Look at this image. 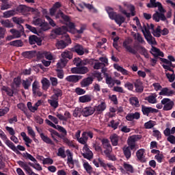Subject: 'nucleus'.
<instances>
[{"instance_id":"nucleus-32","label":"nucleus","mask_w":175,"mask_h":175,"mask_svg":"<svg viewBox=\"0 0 175 175\" xmlns=\"http://www.w3.org/2000/svg\"><path fill=\"white\" fill-rule=\"evenodd\" d=\"M138 50L142 55H144L145 58H150V55H148V51H147V49L144 48L143 46L139 45L138 46Z\"/></svg>"},{"instance_id":"nucleus-46","label":"nucleus","mask_w":175,"mask_h":175,"mask_svg":"<svg viewBox=\"0 0 175 175\" xmlns=\"http://www.w3.org/2000/svg\"><path fill=\"white\" fill-rule=\"evenodd\" d=\"M40 86L39 85V82L35 81L32 84V91L33 94H36V92L40 90Z\"/></svg>"},{"instance_id":"nucleus-54","label":"nucleus","mask_w":175,"mask_h":175,"mask_svg":"<svg viewBox=\"0 0 175 175\" xmlns=\"http://www.w3.org/2000/svg\"><path fill=\"white\" fill-rule=\"evenodd\" d=\"M82 155L86 159H92V157L94 156V154L92 153V151L90 150H88V152H83Z\"/></svg>"},{"instance_id":"nucleus-35","label":"nucleus","mask_w":175,"mask_h":175,"mask_svg":"<svg viewBox=\"0 0 175 175\" xmlns=\"http://www.w3.org/2000/svg\"><path fill=\"white\" fill-rule=\"evenodd\" d=\"M60 17L64 20V21H68L69 20V16H68V15L64 14V13L62 11H59L55 16L56 18H60Z\"/></svg>"},{"instance_id":"nucleus-45","label":"nucleus","mask_w":175,"mask_h":175,"mask_svg":"<svg viewBox=\"0 0 175 175\" xmlns=\"http://www.w3.org/2000/svg\"><path fill=\"white\" fill-rule=\"evenodd\" d=\"M0 23L3 27H5V28H13V23H12L9 20H1Z\"/></svg>"},{"instance_id":"nucleus-4","label":"nucleus","mask_w":175,"mask_h":175,"mask_svg":"<svg viewBox=\"0 0 175 175\" xmlns=\"http://www.w3.org/2000/svg\"><path fill=\"white\" fill-rule=\"evenodd\" d=\"M62 59H60V62H59L57 65L58 68H64V66L68 64V59H72L73 58V55L72 54V52L69 51H64L62 55Z\"/></svg>"},{"instance_id":"nucleus-6","label":"nucleus","mask_w":175,"mask_h":175,"mask_svg":"<svg viewBox=\"0 0 175 175\" xmlns=\"http://www.w3.org/2000/svg\"><path fill=\"white\" fill-rule=\"evenodd\" d=\"M132 42V39H128L124 41L122 46L125 49L127 53H130V54H133V55H136V54H137V49H135V46L130 45Z\"/></svg>"},{"instance_id":"nucleus-13","label":"nucleus","mask_w":175,"mask_h":175,"mask_svg":"<svg viewBox=\"0 0 175 175\" xmlns=\"http://www.w3.org/2000/svg\"><path fill=\"white\" fill-rule=\"evenodd\" d=\"M20 31L12 29H10V31L12 33V36H14V39H17L18 38H21V33H24V27L22 25H20Z\"/></svg>"},{"instance_id":"nucleus-62","label":"nucleus","mask_w":175,"mask_h":175,"mask_svg":"<svg viewBox=\"0 0 175 175\" xmlns=\"http://www.w3.org/2000/svg\"><path fill=\"white\" fill-rule=\"evenodd\" d=\"M22 85L24 87L25 90H28L31 86V82L28 79L23 80L22 83Z\"/></svg>"},{"instance_id":"nucleus-17","label":"nucleus","mask_w":175,"mask_h":175,"mask_svg":"<svg viewBox=\"0 0 175 175\" xmlns=\"http://www.w3.org/2000/svg\"><path fill=\"white\" fill-rule=\"evenodd\" d=\"M56 117H57V118H59L60 121H68V120H69V118H70L72 116L70 115V113L69 111H66L64 113V116L59 113H57Z\"/></svg>"},{"instance_id":"nucleus-33","label":"nucleus","mask_w":175,"mask_h":175,"mask_svg":"<svg viewBox=\"0 0 175 175\" xmlns=\"http://www.w3.org/2000/svg\"><path fill=\"white\" fill-rule=\"evenodd\" d=\"M122 150L124 157L126 158V159H129V158H131L132 156V153L131 152V148L124 146L123 147Z\"/></svg>"},{"instance_id":"nucleus-2","label":"nucleus","mask_w":175,"mask_h":175,"mask_svg":"<svg viewBox=\"0 0 175 175\" xmlns=\"http://www.w3.org/2000/svg\"><path fill=\"white\" fill-rule=\"evenodd\" d=\"M158 5V11H157L153 14V20L156 21L157 23H159L160 20L161 21H166V16H165V13H166V10L163 9V6H162V4L161 3H157Z\"/></svg>"},{"instance_id":"nucleus-40","label":"nucleus","mask_w":175,"mask_h":175,"mask_svg":"<svg viewBox=\"0 0 175 175\" xmlns=\"http://www.w3.org/2000/svg\"><path fill=\"white\" fill-rule=\"evenodd\" d=\"M53 93L54 94L52 96V98H55L56 99H58V98L62 96V90H61V89H53Z\"/></svg>"},{"instance_id":"nucleus-34","label":"nucleus","mask_w":175,"mask_h":175,"mask_svg":"<svg viewBox=\"0 0 175 175\" xmlns=\"http://www.w3.org/2000/svg\"><path fill=\"white\" fill-rule=\"evenodd\" d=\"M41 83L42 84V90H44L45 91L49 90L50 88V81H49V79L44 78L41 81Z\"/></svg>"},{"instance_id":"nucleus-12","label":"nucleus","mask_w":175,"mask_h":175,"mask_svg":"<svg viewBox=\"0 0 175 175\" xmlns=\"http://www.w3.org/2000/svg\"><path fill=\"white\" fill-rule=\"evenodd\" d=\"M72 49L77 54H78V55H83L84 53H88V50L84 49L83 46L80 44L75 45Z\"/></svg>"},{"instance_id":"nucleus-60","label":"nucleus","mask_w":175,"mask_h":175,"mask_svg":"<svg viewBox=\"0 0 175 175\" xmlns=\"http://www.w3.org/2000/svg\"><path fill=\"white\" fill-rule=\"evenodd\" d=\"M42 57H45L46 59L51 61L53 59V55L50 52H44L42 53Z\"/></svg>"},{"instance_id":"nucleus-8","label":"nucleus","mask_w":175,"mask_h":175,"mask_svg":"<svg viewBox=\"0 0 175 175\" xmlns=\"http://www.w3.org/2000/svg\"><path fill=\"white\" fill-rule=\"evenodd\" d=\"M64 36L66 38V40L67 42H65V41L64 40H59L55 44L57 49H58L59 50L65 49V47L68 46V44H70V43H72V40H70L68 34H64Z\"/></svg>"},{"instance_id":"nucleus-15","label":"nucleus","mask_w":175,"mask_h":175,"mask_svg":"<svg viewBox=\"0 0 175 175\" xmlns=\"http://www.w3.org/2000/svg\"><path fill=\"white\" fill-rule=\"evenodd\" d=\"M82 79L83 77L81 75H70L66 77V81H68V83H77Z\"/></svg>"},{"instance_id":"nucleus-48","label":"nucleus","mask_w":175,"mask_h":175,"mask_svg":"<svg viewBox=\"0 0 175 175\" xmlns=\"http://www.w3.org/2000/svg\"><path fill=\"white\" fill-rule=\"evenodd\" d=\"M1 90L2 91H4L5 92H6V94L8 95V96H13V94H14V92L13 91V90L6 86H3Z\"/></svg>"},{"instance_id":"nucleus-41","label":"nucleus","mask_w":175,"mask_h":175,"mask_svg":"<svg viewBox=\"0 0 175 175\" xmlns=\"http://www.w3.org/2000/svg\"><path fill=\"white\" fill-rule=\"evenodd\" d=\"M21 85V78L20 77L14 78L12 83V88H14V87H16V88H18Z\"/></svg>"},{"instance_id":"nucleus-16","label":"nucleus","mask_w":175,"mask_h":175,"mask_svg":"<svg viewBox=\"0 0 175 175\" xmlns=\"http://www.w3.org/2000/svg\"><path fill=\"white\" fill-rule=\"evenodd\" d=\"M134 85L135 87L136 92H138L139 94H142V92H143L144 88L143 87V82H142L140 79H137L134 82Z\"/></svg>"},{"instance_id":"nucleus-47","label":"nucleus","mask_w":175,"mask_h":175,"mask_svg":"<svg viewBox=\"0 0 175 175\" xmlns=\"http://www.w3.org/2000/svg\"><path fill=\"white\" fill-rule=\"evenodd\" d=\"M5 144L13 151H17V148L14 146V144H13V142H12L10 140L6 139L5 141Z\"/></svg>"},{"instance_id":"nucleus-59","label":"nucleus","mask_w":175,"mask_h":175,"mask_svg":"<svg viewBox=\"0 0 175 175\" xmlns=\"http://www.w3.org/2000/svg\"><path fill=\"white\" fill-rule=\"evenodd\" d=\"M43 21L42 19L38 18H34L33 20L32 21V24L34 25H37L38 27H40V25L42 24Z\"/></svg>"},{"instance_id":"nucleus-19","label":"nucleus","mask_w":175,"mask_h":175,"mask_svg":"<svg viewBox=\"0 0 175 175\" xmlns=\"http://www.w3.org/2000/svg\"><path fill=\"white\" fill-rule=\"evenodd\" d=\"M149 29H152V33L156 38H161V26H158L156 29H154V25L150 24Z\"/></svg>"},{"instance_id":"nucleus-11","label":"nucleus","mask_w":175,"mask_h":175,"mask_svg":"<svg viewBox=\"0 0 175 175\" xmlns=\"http://www.w3.org/2000/svg\"><path fill=\"white\" fill-rule=\"evenodd\" d=\"M106 103L105 101H101L100 104L94 106V111H96L98 114H102V113L106 110Z\"/></svg>"},{"instance_id":"nucleus-26","label":"nucleus","mask_w":175,"mask_h":175,"mask_svg":"<svg viewBox=\"0 0 175 175\" xmlns=\"http://www.w3.org/2000/svg\"><path fill=\"white\" fill-rule=\"evenodd\" d=\"M109 139L112 146H118V140H120V137L117 134H112Z\"/></svg>"},{"instance_id":"nucleus-3","label":"nucleus","mask_w":175,"mask_h":175,"mask_svg":"<svg viewBox=\"0 0 175 175\" xmlns=\"http://www.w3.org/2000/svg\"><path fill=\"white\" fill-rule=\"evenodd\" d=\"M141 29L145 39L149 44H157L155 38L152 37L151 32H150L148 25H146L144 24L143 27H141Z\"/></svg>"},{"instance_id":"nucleus-37","label":"nucleus","mask_w":175,"mask_h":175,"mask_svg":"<svg viewBox=\"0 0 175 175\" xmlns=\"http://www.w3.org/2000/svg\"><path fill=\"white\" fill-rule=\"evenodd\" d=\"M115 21L116 23L121 27V25L123 23H125V18L122 16V15L118 14L116 15V17L115 18Z\"/></svg>"},{"instance_id":"nucleus-51","label":"nucleus","mask_w":175,"mask_h":175,"mask_svg":"<svg viewBox=\"0 0 175 175\" xmlns=\"http://www.w3.org/2000/svg\"><path fill=\"white\" fill-rule=\"evenodd\" d=\"M83 167L88 174H91V173H92V167L91 165H90V163H88V162L83 163Z\"/></svg>"},{"instance_id":"nucleus-58","label":"nucleus","mask_w":175,"mask_h":175,"mask_svg":"<svg viewBox=\"0 0 175 175\" xmlns=\"http://www.w3.org/2000/svg\"><path fill=\"white\" fill-rule=\"evenodd\" d=\"M40 27L41 31H49V29H50V26H49V23L46 22H42Z\"/></svg>"},{"instance_id":"nucleus-31","label":"nucleus","mask_w":175,"mask_h":175,"mask_svg":"<svg viewBox=\"0 0 175 175\" xmlns=\"http://www.w3.org/2000/svg\"><path fill=\"white\" fill-rule=\"evenodd\" d=\"M113 67L118 70V72H120V73H122V75H125V76H128V75H129V72L128 70H126V69H124V68H122V66H120L118 64H114Z\"/></svg>"},{"instance_id":"nucleus-10","label":"nucleus","mask_w":175,"mask_h":175,"mask_svg":"<svg viewBox=\"0 0 175 175\" xmlns=\"http://www.w3.org/2000/svg\"><path fill=\"white\" fill-rule=\"evenodd\" d=\"M17 163L18 165H19V166H21V167H23V169H24V170L27 172V174H29V175L36 174H35V172L32 171V169H31V167L28 165V163L21 161H17Z\"/></svg>"},{"instance_id":"nucleus-42","label":"nucleus","mask_w":175,"mask_h":175,"mask_svg":"<svg viewBox=\"0 0 175 175\" xmlns=\"http://www.w3.org/2000/svg\"><path fill=\"white\" fill-rule=\"evenodd\" d=\"M129 100L132 106H135V107H139L140 106V104H139V99L137 97H131Z\"/></svg>"},{"instance_id":"nucleus-27","label":"nucleus","mask_w":175,"mask_h":175,"mask_svg":"<svg viewBox=\"0 0 175 175\" xmlns=\"http://www.w3.org/2000/svg\"><path fill=\"white\" fill-rule=\"evenodd\" d=\"M151 54L154 57H163V53L159 49L155 46H152L151 49Z\"/></svg>"},{"instance_id":"nucleus-25","label":"nucleus","mask_w":175,"mask_h":175,"mask_svg":"<svg viewBox=\"0 0 175 175\" xmlns=\"http://www.w3.org/2000/svg\"><path fill=\"white\" fill-rule=\"evenodd\" d=\"M48 103L53 107V109H57L58 107V98H55L54 97H51L49 100H48Z\"/></svg>"},{"instance_id":"nucleus-63","label":"nucleus","mask_w":175,"mask_h":175,"mask_svg":"<svg viewBox=\"0 0 175 175\" xmlns=\"http://www.w3.org/2000/svg\"><path fill=\"white\" fill-rule=\"evenodd\" d=\"M85 73H88V68L85 66L79 67V75H85Z\"/></svg>"},{"instance_id":"nucleus-21","label":"nucleus","mask_w":175,"mask_h":175,"mask_svg":"<svg viewBox=\"0 0 175 175\" xmlns=\"http://www.w3.org/2000/svg\"><path fill=\"white\" fill-rule=\"evenodd\" d=\"M29 42L31 44H35V43H37L38 46H40V44H42V40H40V38H39V37L36 36H29Z\"/></svg>"},{"instance_id":"nucleus-22","label":"nucleus","mask_w":175,"mask_h":175,"mask_svg":"<svg viewBox=\"0 0 175 175\" xmlns=\"http://www.w3.org/2000/svg\"><path fill=\"white\" fill-rule=\"evenodd\" d=\"M92 81H94V79L91 77H88L86 79H83L81 81V87H88L90 84H92Z\"/></svg>"},{"instance_id":"nucleus-56","label":"nucleus","mask_w":175,"mask_h":175,"mask_svg":"<svg viewBox=\"0 0 175 175\" xmlns=\"http://www.w3.org/2000/svg\"><path fill=\"white\" fill-rule=\"evenodd\" d=\"M105 66H106V64H105V63H101V62H96L94 64V69L96 70H99V69H102L103 68H105Z\"/></svg>"},{"instance_id":"nucleus-14","label":"nucleus","mask_w":175,"mask_h":175,"mask_svg":"<svg viewBox=\"0 0 175 175\" xmlns=\"http://www.w3.org/2000/svg\"><path fill=\"white\" fill-rule=\"evenodd\" d=\"M83 116L84 117H89V116H92L95 113V109L92 107H86L82 109Z\"/></svg>"},{"instance_id":"nucleus-28","label":"nucleus","mask_w":175,"mask_h":175,"mask_svg":"<svg viewBox=\"0 0 175 175\" xmlns=\"http://www.w3.org/2000/svg\"><path fill=\"white\" fill-rule=\"evenodd\" d=\"M40 136L44 143H46V144H51V146H54V142H53V140H51L50 137H48L47 135H45L44 133H41L40 134Z\"/></svg>"},{"instance_id":"nucleus-24","label":"nucleus","mask_w":175,"mask_h":175,"mask_svg":"<svg viewBox=\"0 0 175 175\" xmlns=\"http://www.w3.org/2000/svg\"><path fill=\"white\" fill-rule=\"evenodd\" d=\"M173 94H174V92L169 90L167 88H163L159 92V95H164L165 96H171V95H173Z\"/></svg>"},{"instance_id":"nucleus-9","label":"nucleus","mask_w":175,"mask_h":175,"mask_svg":"<svg viewBox=\"0 0 175 175\" xmlns=\"http://www.w3.org/2000/svg\"><path fill=\"white\" fill-rule=\"evenodd\" d=\"M161 103L164 105L163 110L165 111L172 110V109H173V106H174V103L170 98H163L161 100Z\"/></svg>"},{"instance_id":"nucleus-53","label":"nucleus","mask_w":175,"mask_h":175,"mask_svg":"<svg viewBox=\"0 0 175 175\" xmlns=\"http://www.w3.org/2000/svg\"><path fill=\"white\" fill-rule=\"evenodd\" d=\"M21 136H22L24 142H25V143H27V144H31L32 143V139H31L29 138V137L27 136V134L25 133V132H22L21 133Z\"/></svg>"},{"instance_id":"nucleus-23","label":"nucleus","mask_w":175,"mask_h":175,"mask_svg":"<svg viewBox=\"0 0 175 175\" xmlns=\"http://www.w3.org/2000/svg\"><path fill=\"white\" fill-rule=\"evenodd\" d=\"M105 81L108 84L109 87L111 88L114 87V79H112L111 77L109 76V74L105 73Z\"/></svg>"},{"instance_id":"nucleus-7","label":"nucleus","mask_w":175,"mask_h":175,"mask_svg":"<svg viewBox=\"0 0 175 175\" xmlns=\"http://www.w3.org/2000/svg\"><path fill=\"white\" fill-rule=\"evenodd\" d=\"M103 148L105 149L104 153L107 155V158H110V153L113 151V148H111V144L107 139H103L101 140Z\"/></svg>"},{"instance_id":"nucleus-1","label":"nucleus","mask_w":175,"mask_h":175,"mask_svg":"<svg viewBox=\"0 0 175 175\" xmlns=\"http://www.w3.org/2000/svg\"><path fill=\"white\" fill-rule=\"evenodd\" d=\"M64 21L67 27L63 26L55 29V33H56V35H64H64H66V33L68 31L71 32V33H75L76 32H77V33H83V32H84V27H81L79 30H76L75 23L70 22V18H69V16L68 20Z\"/></svg>"},{"instance_id":"nucleus-20","label":"nucleus","mask_w":175,"mask_h":175,"mask_svg":"<svg viewBox=\"0 0 175 175\" xmlns=\"http://www.w3.org/2000/svg\"><path fill=\"white\" fill-rule=\"evenodd\" d=\"M131 33L134 39L135 40H137L140 44H146V41L144 40V38H143V36H142V34H140L139 33L135 32H132Z\"/></svg>"},{"instance_id":"nucleus-29","label":"nucleus","mask_w":175,"mask_h":175,"mask_svg":"<svg viewBox=\"0 0 175 175\" xmlns=\"http://www.w3.org/2000/svg\"><path fill=\"white\" fill-rule=\"evenodd\" d=\"M144 149H139L136 152L137 158L140 162H144Z\"/></svg>"},{"instance_id":"nucleus-43","label":"nucleus","mask_w":175,"mask_h":175,"mask_svg":"<svg viewBox=\"0 0 175 175\" xmlns=\"http://www.w3.org/2000/svg\"><path fill=\"white\" fill-rule=\"evenodd\" d=\"M86 135L87 134L85 133V132L83 133L82 137L78 139L79 143H81V144H83L84 146H85V144H87L88 137H87Z\"/></svg>"},{"instance_id":"nucleus-38","label":"nucleus","mask_w":175,"mask_h":175,"mask_svg":"<svg viewBox=\"0 0 175 175\" xmlns=\"http://www.w3.org/2000/svg\"><path fill=\"white\" fill-rule=\"evenodd\" d=\"M17 12H16V10H9L3 12V17L4 18H9V17H12V16H16Z\"/></svg>"},{"instance_id":"nucleus-30","label":"nucleus","mask_w":175,"mask_h":175,"mask_svg":"<svg viewBox=\"0 0 175 175\" xmlns=\"http://www.w3.org/2000/svg\"><path fill=\"white\" fill-rule=\"evenodd\" d=\"M79 100L81 102V103H87L88 102H91V100H92V98L90 95L87 94L80 96Z\"/></svg>"},{"instance_id":"nucleus-61","label":"nucleus","mask_w":175,"mask_h":175,"mask_svg":"<svg viewBox=\"0 0 175 175\" xmlns=\"http://www.w3.org/2000/svg\"><path fill=\"white\" fill-rule=\"evenodd\" d=\"M57 155L58 157H61L62 158H66V154H65V149L59 148L58 149Z\"/></svg>"},{"instance_id":"nucleus-55","label":"nucleus","mask_w":175,"mask_h":175,"mask_svg":"<svg viewBox=\"0 0 175 175\" xmlns=\"http://www.w3.org/2000/svg\"><path fill=\"white\" fill-rule=\"evenodd\" d=\"M139 139V135H133L128 139V143L136 144Z\"/></svg>"},{"instance_id":"nucleus-57","label":"nucleus","mask_w":175,"mask_h":175,"mask_svg":"<svg viewBox=\"0 0 175 175\" xmlns=\"http://www.w3.org/2000/svg\"><path fill=\"white\" fill-rule=\"evenodd\" d=\"M158 3H160L159 2H157V0H150V3L147 4L148 8H157Z\"/></svg>"},{"instance_id":"nucleus-49","label":"nucleus","mask_w":175,"mask_h":175,"mask_svg":"<svg viewBox=\"0 0 175 175\" xmlns=\"http://www.w3.org/2000/svg\"><path fill=\"white\" fill-rule=\"evenodd\" d=\"M22 55L25 57V58H33V57H35V52L33 51H27L25 53H22Z\"/></svg>"},{"instance_id":"nucleus-50","label":"nucleus","mask_w":175,"mask_h":175,"mask_svg":"<svg viewBox=\"0 0 175 175\" xmlns=\"http://www.w3.org/2000/svg\"><path fill=\"white\" fill-rule=\"evenodd\" d=\"M10 46H14L15 47L23 46V41L21 40H16L10 42Z\"/></svg>"},{"instance_id":"nucleus-39","label":"nucleus","mask_w":175,"mask_h":175,"mask_svg":"<svg viewBox=\"0 0 175 175\" xmlns=\"http://www.w3.org/2000/svg\"><path fill=\"white\" fill-rule=\"evenodd\" d=\"M146 100H148L149 103H157V94H153L146 98Z\"/></svg>"},{"instance_id":"nucleus-5","label":"nucleus","mask_w":175,"mask_h":175,"mask_svg":"<svg viewBox=\"0 0 175 175\" xmlns=\"http://www.w3.org/2000/svg\"><path fill=\"white\" fill-rule=\"evenodd\" d=\"M16 11L19 13H27V12H31L33 14L36 16H39L40 12L38 9L27 7L24 5H20L16 8Z\"/></svg>"},{"instance_id":"nucleus-36","label":"nucleus","mask_w":175,"mask_h":175,"mask_svg":"<svg viewBox=\"0 0 175 175\" xmlns=\"http://www.w3.org/2000/svg\"><path fill=\"white\" fill-rule=\"evenodd\" d=\"M66 154L68 158L67 159L68 163H70V165H73V163H75V162L73 161V154L70 152V150H67L66 151Z\"/></svg>"},{"instance_id":"nucleus-52","label":"nucleus","mask_w":175,"mask_h":175,"mask_svg":"<svg viewBox=\"0 0 175 175\" xmlns=\"http://www.w3.org/2000/svg\"><path fill=\"white\" fill-rule=\"evenodd\" d=\"M155 122L150 120L144 124V126L146 129H151V128H154V126H155Z\"/></svg>"},{"instance_id":"nucleus-18","label":"nucleus","mask_w":175,"mask_h":175,"mask_svg":"<svg viewBox=\"0 0 175 175\" xmlns=\"http://www.w3.org/2000/svg\"><path fill=\"white\" fill-rule=\"evenodd\" d=\"M142 111L144 116H148L150 113H158V109H155L152 107H147L144 105L142 106Z\"/></svg>"},{"instance_id":"nucleus-44","label":"nucleus","mask_w":175,"mask_h":175,"mask_svg":"<svg viewBox=\"0 0 175 175\" xmlns=\"http://www.w3.org/2000/svg\"><path fill=\"white\" fill-rule=\"evenodd\" d=\"M81 114L83 115V109H81V108L79 107L75 108L72 113L73 117L75 118L81 117Z\"/></svg>"},{"instance_id":"nucleus-64","label":"nucleus","mask_w":175,"mask_h":175,"mask_svg":"<svg viewBox=\"0 0 175 175\" xmlns=\"http://www.w3.org/2000/svg\"><path fill=\"white\" fill-rule=\"evenodd\" d=\"M145 174L146 175H157L155 174V171H154L153 170H152L151 168H147L145 170Z\"/></svg>"}]
</instances>
